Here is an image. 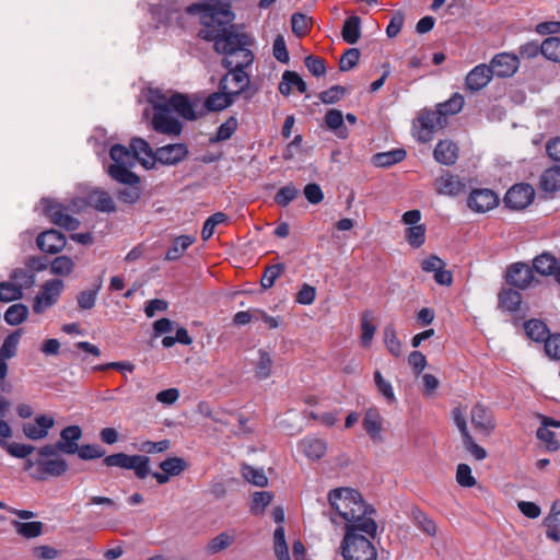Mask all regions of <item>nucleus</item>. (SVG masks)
<instances>
[{"instance_id": "obj_1", "label": "nucleus", "mask_w": 560, "mask_h": 560, "mask_svg": "<svg viewBox=\"0 0 560 560\" xmlns=\"http://www.w3.org/2000/svg\"><path fill=\"white\" fill-rule=\"evenodd\" d=\"M186 11L189 14H200L202 28L198 35L205 40L213 42V48L217 47V42L242 34L236 31L233 24L234 13L228 5L194 3Z\"/></svg>"}, {"instance_id": "obj_2", "label": "nucleus", "mask_w": 560, "mask_h": 560, "mask_svg": "<svg viewBox=\"0 0 560 560\" xmlns=\"http://www.w3.org/2000/svg\"><path fill=\"white\" fill-rule=\"evenodd\" d=\"M328 502L335 513L345 522V530L368 521H375V509L364 502L361 493L352 488H336L328 492Z\"/></svg>"}, {"instance_id": "obj_3", "label": "nucleus", "mask_w": 560, "mask_h": 560, "mask_svg": "<svg viewBox=\"0 0 560 560\" xmlns=\"http://www.w3.org/2000/svg\"><path fill=\"white\" fill-rule=\"evenodd\" d=\"M377 523L368 521L345 530L340 550L343 560H377V549L373 539L377 535Z\"/></svg>"}, {"instance_id": "obj_4", "label": "nucleus", "mask_w": 560, "mask_h": 560, "mask_svg": "<svg viewBox=\"0 0 560 560\" xmlns=\"http://www.w3.org/2000/svg\"><path fill=\"white\" fill-rule=\"evenodd\" d=\"M51 444L40 447L36 459L27 458L24 463V470L36 480H46L49 477H60L68 470V463L57 456Z\"/></svg>"}, {"instance_id": "obj_5", "label": "nucleus", "mask_w": 560, "mask_h": 560, "mask_svg": "<svg viewBox=\"0 0 560 560\" xmlns=\"http://www.w3.org/2000/svg\"><path fill=\"white\" fill-rule=\"evenodd\" d=\"M249 38L246 34L230 36L226 39L217 42L214 50L223 54L222 66L228 70H244L253 60L254 55L248 48Z\"/></svg>"}, {"instance_id": "obj_6", "label": "nucleus", "mask_w": 560, "mask_h": 560, "mask_svg": "<svg viewBox=\"0 0 560 560\" xmlns=\"http://www.w3.org/2000/svg\"><path fill=\"white\" fill-rule=\"evenodd\" d=\"M103 464L106 467H118L127 470H132L138 479H145L149 475L156 480L159 485L168 482L170 475L167 472H151L150 457L145 455H129L126 453H115L104 457Z\"/></svg>"}, {"instance_id": "obj_7", "label": "nucleus", "mask_w": 560, "mask_h": 560, "mask_svg": "<svg viewBox=\"0 0 560 560\" xmlns=\"http://www.w3.org/2000/svg\"><path fill=\"white\" fill-rule=\"evenodd\" d=\"M45 214L50 221L68 231H75L80 226V221L69 212L79 211L83 208V200L74 199L70 205L65 206L50 199H43Z\"/></svg>"}, {"instance_id": "obj_8", "label": "nucleus", "mask_w": 560, "mask_h": 560, "mask_svg": "<svg viewBox=\"0 0 560 560\" xmlns=\"http://www.w3.org/2000/svg\"><path fill=\"white\" fill-rule=\"evenodd\" d=\"M154 114L152 117L153 129L167 136H179L183 129L182 122L172 115V110L166 103L159 98L152 101Z\"/></svg>"}, {"instance_id": "obj_9", "label": "nucleus", "mask_w": 560, "mask_h": 560, "mask_svg": "<svg viewBox=\"0 0 560 560\" xmlns=\"http://www.w3.org/2000/svg\"><path fill=\"white\" fill-rule=\"evenodd\" d=\"M188 147L185 143H172L160 147L154 152L153 160L141 159L140 164L147 168H153L156 163L162 165H177L187 159Z\"/></svg>"}, {"instance_id": "obj_10", "label": "nucleus", "mask_w": 560, "mask_h": 560, "mask_svg": "<svg viewBox=\"0 0 560 560\" xmlns=\"http://www.w3.org/2000/svg\"><path fill=\"white\" fill-rule=\"evenodd\" d=\"M523 327L528 339L544 343V350H560V332L551 334L545 322L533 318L526 320Z\"/></svg>"}, {"instance_id": "obj_11", "label": "nucleus", "mask_w": 560, "mask_h": 560, "mask_svg": "<svg viewBox=\"0 0 560 560\" xmlns=\"http://www.w3.org/2000/svg\"><path fill=\"white\" fill-rule=\"evenodd\" d=\"M417 138L420 142H429L435 130L443 129L446 126V118L435 109H422L417 116Z\"/></svg>"}, {"instance_id": "obj_12", "label": "nucleus", "mask_w": 560, "mask_h": 560, "mask_svg": "<svg viewBox=\"0 0 560 560\" xmlns=\"http://www.w3.org/2000/svg\"><path fill=\"white\" fill-rule=\"evenodd\" d=\"M452 419L460 432L464 448L469 452L475 459H485L487 457V451L475 442L468 430L465 412L460 407L452 409Z\"/></svg>"}, {"instance_id": "obj_13", "label": "nucleus", "mask_w": 560, "mask_h": 560, "mask_svg": "<svg viewBox=\"0 0 560 560\" xmlns=\"http://www.w3.org/2000/svg\"><path fill=\"white\" fill-rule=\"evenodd\" d=\"M63 289V281L52 279L46 281L40 292L36 295L33 304V310L36 314L43 313L46 308L54 305Z\"/></svg>"}, {"instance_id": "obj_14", "label": "nucleus", "mask_w": 560, "mask_h": 560, "mask_svg": "<svg viewBox=\"0 0 560 560\" xmlns=\"http://www.w3.org/2000/svg\"><path fill=\"white\" fill-rule=\"evenodd\" d=\"M534 197L535 190L529 184H516L505 194L504 203L510 209L520 210L526 208Z\"/></svg>"}, {"instance_id": "obj_15", "label": "nucleus", "mask_w": 560, "mask_h": 560, "mask_svg": "<svg viewBox=\"0 0 560 560\" xmlns=\"http://www.w3.org/2000/svg\"><path fill=\"white\" fill-rule=\"evenodd\" d=\"M219 89V92L210 94L205 101V107L209 112L222 110L233 103L234 95L230 92L229 75L220 80Z\"/></svg>"}, {"instance_id": "obj_16", "label": "nucleus", "mask_w": 560, "mask_h": 560, "mask_svg": "<svg viewBox=\"0 0 560 560\" xmlns=\"http://www.w3.org/2000/svg\"><path fill=\"white\" fill-rule=\"evenodd\" d=\"M470 419L474 428L486 435H490L497 427L492 411L482 404L472 407Z\"/></svg>"}, {"instance_id": "obj_17", "label": "nucleus", "mask_w": 560, "mask_h": 560, "mask_svg": "<svg viewBox=\"0 0 560 560\" xmlns=\"http://www.w3.org/2000/svg\"><path fill=\"white\" fill-rule=\"evenodd\" d=\"M499 202L498 196L490 189H474L467 200L468 207L479 213L493 209Z\"/></svg>"}, {"instance_id": "obj_18", "label": "nucleus", "mask_w": 560, "mask_h": 560, "mask_svg": "<svg viewBox=\"0 0 560 560\" xmlns=\"http://www.w3.org/2000/svg\"><path fill=\"white\" fill-rule=\"evenodd\" d=\"M82 438V429L79 425H69L61 430L60 440L52 445L56 451L68 455L77 453L78 441Z\"/></svg>"}, {"instance_id": "obj_19", "label": "nucleus", "mask_w": 560, "mask_h": 560, "mask_svg": "<svg viewBox=\"0 0 560 560\" xmlns=\"http://www.w3.org/2000/svg\"><path fill=\"white\" fill-rule=\"evenodd\" d=\"M36 244L42 252L57 254L65 248L67 241L61 232L48 230L37 236Z\"/></svg>"}, {"instance_id": "obj_20", "label": "nucleus", "mask_w": 560, "mask_h": 560, "mask_svg": "<svg viewBox=\"0 0 560 560\" xmlns=\"http://www.w3.org/2000/svg\"><path fill=\"white\" fill-rule=\"evenodd\" d=\"M489 66L493 75L499 78H509L516 72L518 68V59L513 55L502 52L495 55Z\"/></svg>"}, {"instance_id": "obj_21", "label": "nucleus", "mask_w": 560, "mask_h": 560, "mask_svg": "<svg viewBox=\"0 0 560 560\" xmlns=\"http://www.w3.org/2000/svg\"><path fill=\"white\" fill-rule=\"evenodd\" d=\"M55 419L52 417L40 415L33 422L23 424V433L30 440H40L48 435L49 430L54 427Z\"/></svg>"}, {"instance_id": "obj_22", "label": "nucleus", "mask_w": 560, "mask_h": 560, "mask_svg": "<svg viewBox=\"0 0 560 560\" xmlns=\"http://www.w3.org/2000/svg\"><path fill=\"white\" fill-rule=\"evenodd\" d=\"M533 278V269L525 262L513 264L506 272V282L518 289L527 288Z\"/></svg>"}, {"instance_id": "obj_23", "label": "nucleus", "mask_w": 560, "mask_h": 560, "mask_svg": "<svg viewBox=\"0 0 560 560\" xmlns=\"http://www.w3.org/2000/svg\"><path fill=\"white\" fill-rule=\"evenodd\" d=\"M492 77L490 66L478 65L466 75V88L471 92H478L487 86Z\"/></svg>"}, {"instance_id": "obj_24", "label": "nucleus", "mask_w": 560, "mask_h": 560, "mask_svg": "<svg viewBox=\"0 0 560 560\" xmlns=\"http://www.w3.org/2000/svg\"><path fill=\"white\" fill-rule=\"evenodd\" d=\"M252 372L257 381H264L271 376L275 369V360L270 352H256L250 359Z\"/></svg>"}, {"instance_id": "obj_25", "label": "nucleus", "mask_w": 560, "mask_h": 560, "mask_svg": "<svg viewBox=\"0 0 560 560\" xmlns=\"http://www.w3.org/2000/svg\"><path fill=\"white\" fill-rule=\"evenodd\" d=\"M84 205H90L94 209L101 212L113 213L116 212V205L110 197V195L101 188L92 189L86 197V201H83Z\"/></svg>"}, {"instance_id": "obj_26", "label": "nucleus", "mask_w": 560, "mask_h": 560, "mask_svg": "<svg viewBox=\"0 0 560 560\" xmlns=\"http://www.w3.org/2000/svg\"><path fill=\"white\" fill-rule=\"evenodd\" d=\"M466 184L456 175L446 172L435 180V189L440 195L457 196L464 191Z\"/></svg>"}, {"instance_id": "obj_27", "label": "nucleus", "mask_w": 560, "mask_h": 560, "mask_svg": "<svg viewBox=\"0 0 560 560\" xmlns=\"http://www.w3.org/2000/svg\"><path fill=\"white\" fill-rule=\"evenodd\" d=\"M162 103H166L171 110H176L183 118L187 120L197 119V115L188 98L182 94H174L170 98L158 96Z\"/></svg>"}, {"instance_id": "obj_28", "label": "nucleus", "mask_w": 560, "mask_h": 560, "mask_svg": "<svg viewBox=\"0 0 560 560\" xmlns=\"http://www.w3.org/2000/svg\"><path fill=\"white\" fill-rule=\"evenodd\" d=\"M363 428L365 432L369 434V436L373 441H382V424L383 419L375 408H370L365 411L364 418H363Z\"/></svg>"}, {"instance_id": "obj_29", "label": "nucleus", "mask_w": 560, "mask_h": 560, "mask_svg": "<svg viewBox=\"0 0 560 560\" xmlns=\"http://www.w3.org/2000/svg\"><path fill=\"white\" fill-rule=\"evenodd\" d=\"M533 267L536 272L542 276H553L557 281V272L560 268L558 259L553 255L549 253L538 255L533 261Z\"/></svg>"}, {"instance_id": "obj_30", "label": "nucleus", "mask_w": 560, "mask_h": 560, "mask_svg": "<svg viewBox=\"0 0 560 560\" xmlns=\"http://www.w3.org/2000/svg\"><path fill=\"white\" fill-rule=\"evenodd\" d=\"M457 145L447 140L440 141L434 149V159L444 165H453L457 160Z\"/></svg>"}, {"instance_id": "obj_31", "label": "nucleus", "mask_w": 560, "mask_h": 560, "mask_svg": "<svg viewBox=\"0 0 560 560\" xmlns=\"http://www.w3.org/2000/svg\"><path fill=\"white\" fill-rule=\"evenodd\" d=\"M498 300L501 310L513 313L520 310L522 295L518 291L506 288L499 292Z\"/></svg>"}, {"instance_id": "obj_32", "label": "nucleus", "mask_w": 560, "mask_h": 560, "mask_svg": "<svg viewBox=\"0 0 560 560\" xmlns=\"http://www.w3.org/2000/svg\"><path fill=\"white\" fill-rule=\"evenodd\" d=\"M300 447L311 459H320L327 451L326 442L317 438H305L301 441Z\"/></svg>"}, {"instance_id": "obj_33", "label": "nucleus", "mask_w": 560, "mask_h": 560, "mask_svg": "<svg viewBox=\"0 0 560 560\" xmlns=\"http://www.w3.org/2000/svg\"><path fill=\"white\" fill-rule=\"evenodd\" d=\"M133 166L108 165L107 174L115 182L127 185L133 183H141L140 177L131 171Z\"/></svg>"}, {"instance_id": "obj_34", "label": "nucleus", "mask_w": 560, "mask_h": 560, "mask_svg": "<svg viewBox=\"0 0 560 560\" xmlns=\"http://www.w3.org/2000/svg\"><path fill=\"white\" fill-rule=\"evenodd\" d=\"M109 156L113 160L110 165L135 166L137 163L131 149L122 144H114L109 150Z\"/></svg>"}, {"instance_id": "obj_35", "label": "nucleus", "mask_w": 560, "mask_h": 560, "mask_svg": "<svg viewBox=\"0 0 560 560\" xmlns=\"http://www.w3.org/2000/svg\"><path fill=\"white\" fill-rule=\"evenodd\" d=\"M539 187L546 192H555L560 189V166L547 168L540 176Z\"/></svg>"}, {"instance_id": "obj_36", "label": "nucleus", "mask_w": 560, "mask_h": 560, "mask_svg": "<svg viewBox=\"0 0 560 560\" xmlns=\"http://www.w3.org/2000/svg\"><path fill=\"white\" fill-rule=\"evenodd\" d=\"M342 39L353 45L361 37V19L358 15H352L346 19L341 31Z\"/></svg>"}, {"instance_id": "obj_37", "label": "nucleus", "mask_w": 560, "mask_h": 560, "mask_svg": "<svg viewBox=\"0 0 560 560\" xmlns=\"http://www.w3.org/2000/svg\"><path fill=\"white\" fill-rule=\"evenodd\" d=\"M195 241L196 237L190 235H180L176 237L167 250L165 259L170 261L177 260Z\"/></svg>"}, {"instance_id": "obj_38", "label": "nucleus", "mask_w": 560, "mask_h": 560, "mask_svg": "<svg viewBox=\"0 0 560 560\" xmlns=\"http://www.w3.org/2000/svg\"><path fill=\"white\" fill-rule=\"evenodd\" d=\"M406 158V151L404 149H396L388 152H381L373 156L374 165L378 167H388L398 162H401Z\"/></svg>"}, {"instance_id": "obj_39", "label": "nucleus", "mask_w": 560, "mask_h": 560, "mask_svg": "<svg viewBox=\"0 0 560 560\" xmlns=\"http://www.w3.org/2000/svg\"><path fill=\"white\" fill-rule=\"evenodd\" d=\"M229 85L230 92L235 96L240 95L249 84V77L244 70H229Z\"/></svg>"}, {"instance_id": "obj_40", "label": "nucleus", "mask_w": 560, "mask_h": 560, "mask_svg": "<svg viewBox=\"0 0 560 560\" xmlns=\"http://www.w3.org/2000/svg\"><path fill=\"white\" fill-rule=\"evenodd\" d=\"M273 549L278 560H290L289 548L285 541V530L279 525L273 533Z\"/></svg>"}, {"instance_id": "obj_41", "label": "nucleus", "mask_w": 560, "mask_h": 560, "mask_svg": "<svg viewBox=\"0 0 560 560\" xmlns=\"http://www.w3.org/2000/svg\"><path fill=\"white\" fill-rule=\"evenodd\" d=\"M235 540V536L229 532H222L213 537L207 545V551L211 555L228 549Z\"/></svg>"}, {"instance_id": "obj_42", "label": "nucleus", "mask_w": 560, "mask_h": 560, "mask_svg": "<svg viewBox=\"0 0 560 560\" xmlns=\"http://www.w3.org/2000/svg\"><path fill=\"white\" fill-rule=\"evenodd\" d=\"M125 186L116 192L118 200L128 205L138 202L141 198V183L127 184Z\"/></svg>"}, {"instance_id": "obj_43", "label": "nucleus", "mask_w": 560, "mask_h": 560, "mask_svg": "<svg viewBox=\"0 0 560 560\" xmlns=\"http://www.w3.org/2000/svg\"><path fill=\"white\" fill-rule=\"evenodd\" d=\"M412 517L417 527L423 533L431 537L436 535V524L431 517L428 516V514L417 509L412 511Z\"/></svg>"}, {"instance_id": "obj_44", "label": "nucleus", "mask_w": 560, "mask_h": 560, "mask_svg": "<svg viewBox=\"0 0 560 560\" xmlns=\"http://www.w3.org/2000/svg\"><path fill=\"white\" fill-rule=\"evenodd\" d=\"M130 149L132 151V154L136 155V161L140 163L141 159L145 160H153L154 159V152L149 142L145 141L142 138H133L130 141Z\"/></svg>"}, {"instance_id": "obj_45", "label": "nucleus", "mask_w": 560, "mask_h": 560, "mask_svg": "<svg viewBox=\"0 0 560 560\" xmlns=\"http://www.w3.org/2000/svg\"><path fill=\"white\" fill-rule=\"evenodd\" d=\"M162 471L167 472L171 477L180 475L187 467V462L178 456L167 457L160 463Z\"/></svg>"}, {"instance_id": "obj_46", "label": "nucleus", "mask_w": 560, "mask_h": 560, "mask_svg": "<svg viewBox=\"0 0 560 560\" xmlns=\"http://www.w3.org/2000/svg\"><path fill=\"white\" fill-rule=\"evenodd\" d=\"M463 106L464 97L460 94L455 93L448 101L438 104L436 109L439 113H441L442 117L447 119L448 115H455L459 113Z\"/></svg>"}, {"instance_id": "obj_47", "label": "nucleus", "mask_w": 560, "mask_h": 560, "mask_svg": "<svg viewBox=\"0 0 560 560\" xmlns=\"http://www.w3.org/2000/svg\"><path fill=\"white\" fill-rule=\"evenodd\" d=\"M10 278L12 281L19 285V288L23 291V289H28L35 283V273L32 272L28 268H16L12 271Z\"/></svg>"}, {"instance_id": "obj_48", "label": "nucleus", "mask_w": 560, "mask_h": 560, "mask_svg": "<svg viewBox=\"0 0 560 560\" xmlns=\"http://www.w3.org/2000/svg\"><path fill=\"white\" fill-rule=\"evenodd\" d=\"M541 55L548 60L560 62V38L548 37L540 44Z\"/></svg>"}, {"instance_id": "obj_49", "label": "nucleus", "mask_w": 560, "mask_h": 560, "mask_svg": "<svg viewBox=\"0 0 560 560\" xmlns=\"http://www.w3.org/2000/svg\"><path fill=\"white\" fill-rule=\"evenodd\" d=\"M241 471L244 479L257 487H265L268 483V478L262 469L244 464Z\"/></svg>"}, {"instance_id": "obj_50", "label": "nucleus", "mask_w": 560, "mask_h": 560, "mask_svg": "<svg viewBox=\"0 0 560 560\" xmlns=\"http://www.w3.org/2000/svg\"><path fill=\"white\" fill-rule=\"evenodd\" d=\"M28 315V308L22 303L11 305L4 313V320L9 325H19L26 319Z\"/></svg>"}, {"instance_id": "obj_51", "label": "nucleus", "mask_w": 560, "mask_h": 560, "mask_svg": "<svg viewBox=\"0 0 560 560\" xmlns=\"http://www.w3.org/2000/svg\"><path fill=\"white\" fill-rule=\"evenodd\" d=\"M73 269L74 262L68 256H58L50 262V272L56 276H69Z\"/></svg>"}, {"instance_id": "obj_52", "label": "nucleus", "mask_w": 560, "mask_h": 560, "mask_svg": "<svg viewBox=\"0 0 560 560\" xmlns=\"http://www.w3.org/2000/svg\"><path fill=\"white\" fill-rule=\"evenodd\" d=\"M13 524L16 532L25 538H35L43 533V523L38 521L26 523L13 521Z\"/></svg>"}, {"instance_id": "obj_53", "label": "nucleus", "mask_w": 560, "mask_h": 560, "mask_svg": "<svg viewBox=\"0 0 560 560\" xmlns=\"http://www.w3.org/2000/svg\"><path fill=\"white\" fill-rule=\"evenodd\" d=\"M374 383L378 393L385 398L388 404L396 401V396L392 384L384 380L382 373L377 370L374 372Z\"/></svg>"}, {"instance_id": "obj_54", "label": "nucleus", "mask_w": 560, "mask_h": 560, "mask_svg": "<svg viewBox=\"0 0 560 560\" xmlns=\"http://www.w3.org/2000/svg\"><path fill=\"white\" fill-rule=\"evenodd\" d=\"M237 128L235 117H230L225 122L220 125L214 137L210 138L211 143L221 142L230 139Z\"/></svg>"}, {"instance_id": "obj_55", "label": "nucleus", "mask_w": 560, "mask_h": 560, "mask_svg": "<svg viewBox=\"0 0 560 560\" xmlns=\"http://www.w3.org/2000/svg\"><path fill=\"white\" fill-rule=\"evenodd\" d=\"M406 240L413 248H419L425 241V225L418 224L406 229Z\"/></svg>"}, {"instance_id": "obj_56", "label": "nucleus", "mask_w": 560, "mask_h": 560, "mask_svg": "<svg viewBox=\"0 0 560 560\" xmlns=\"http://www.w3.org/2000/svg\"><path fill=\"white\" fill-rule=\"evenodd\" d=\"M22 296L23 291L14 282H0V302L8 303L20 300Z\"/></svg>"}, {"instance_id": "obj_57", "label": "nucleus", "mask_w": 560, "mask_h": 560, "mask_svg": "<svg viewBox=\"0 0 560 560\" xmlns=\"http://www.w3.org/2000/svg\"><path fill=\"white\" fill-rule=\"evenodd\" d=\"M284 270V264H276L267 267L260 280L262 289H270Z\"/></svg>"}, {"instance_id": "obj_58", "label": "nucleus", "mask_w": 560, "mask_h": 560, "mask_svg": "<svg viewBox=\"0 0 560 560\" xmlns=\"http://www.w3.org/2000/svg\"><path fill=\"white\" fill-rule=\"evenodd\" d=\"M273 495L271 492H255L253 495L250 511L253 514H262L265 509L271 503Z\"/></svg>"}, {"instance_id": "obj_59", "label": "nucleus", "mask_w": 560, "mask_h": 560, "mask_svg": "<svg viewBox=\"0 0 560 560\" xmlns=\"http://www.w3.org/2000/svg\"><path fill=\"white\" fill-rule=\"evenodd\" d=\"M77 454L83 460H91L104 457L106 451L98 444H83L78 447Z\"/></svg>"}, {"instance_id": "obj_60", "label": "nucleus", "mask_w": 560, "mask_h": 560, "mask_svg": "<svg viewBox=\"0 0 560 560\" xmlns=\"http://www.w3.org/2000/svg\"><path fill=\"white\" fill-rule=\"evenodd\" d=\"M226 220H228V217L223 212H217V213L210 215L203 223V226L201 230L202 240L203 241L209 240L214 233V228L218 224L225 222Z\"/></svg>"}, {"instance_id": "obj_61", "label": "nucleus", "mask_w": 560, "mask_h": 560, "mask_svg": "<svg viewBox=\"0 0 560 560\" xmlns=\"http://www.w3.org/2000/svg\"><path fill=\"white\" fill-rule=\"evenodd\" d=\"M299 196V189L292 185H285L281 187L276 196L275 201L281 207H287L291 201H293Z\"/></svg>"}, {"instance_id": "obj_62", "label": "nucleus", "mask_w": 560, "mask_h": 560, "mask_svg": "<svg viewBox=\"0 0 560 560\" xmlns=\"http://www.w3.org/2000/svg\"><path fill=\"white\" fill-rule=\"evenodd\" d=\"M361 52L358 48L347 49L340 58L339 69L340 71H349L357 67Z\"/></svg>"}, {"instance_id": "obj_63", "label": "nucleus", "mask_w": 560, "mask_h": 560, "mask_svg": "<svg viewBox=\"0 0 560 560\" xmlns=\"http://www.w3.org/2000/svg\"><path fill=\"white\" fill-rule=\"evenodd\" d=\"M102 287V283H97L94 289L82 291L78 295V305L81 310H91L95 305L96 295Z\"/></svg>"}, {"instance_id": "obj_64", "label": "nucleus", "mask_w": 560, "mask_h": 560, "mask_svg": "<svg viewBox=\"0 0 560 560\" xmlns=\"http://www.w3.org/2000/svg\"><path fill=\"white\" fill-rule=\"evenodd\" d=\"M456 481L465 488L474 487L477 481L471 474V468L467 464H459L456 469Z\"/></svg>"}]
</instances>
